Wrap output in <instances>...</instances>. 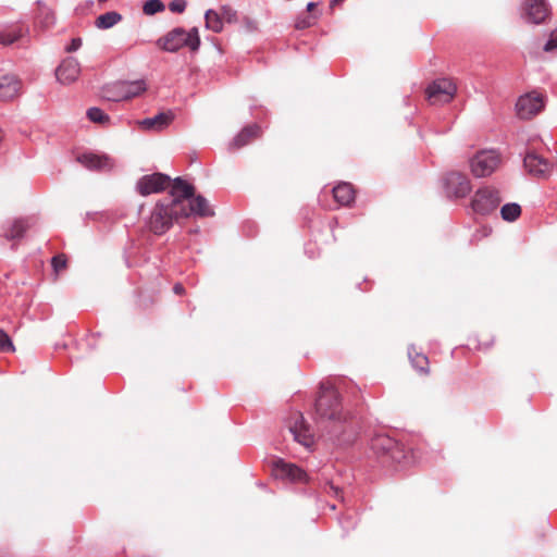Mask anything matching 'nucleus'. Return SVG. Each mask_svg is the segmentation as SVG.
<instances>
[{
    "instance_id": "nucleus-1",
    "label": "nucleus",
    "mask_w": 557,
    "mask_h": 557,
    "mask_svg": "<svg viewBox=\"0 0 557 557\" xmlns=\"http://www.w3.org/2000/svg\"><path fill=\"white\" fill-rule=\"evenodd\" d=\"M314 419L322 432L335 445H350L357 437V422L345 411L342 397L333 386L320 384L319 396L314 403Z\"/></svg>"
},
{
    "instance_id": "nucleus-2",
    "label": "nucleus",
    "mask_w": 557,
    "mask_h": 557,
    "mask_svg": "<svg viewBox=\"0 0 557 557\" xmlns=\"http://www.w3.org/2000/svg\"><path fill=\"white\" fill-rule=\"evenodd\" d=\"M369 446L384 467L403 470L413 461L411 450L385 433L374 434L370 438Z\"/></svg>"
},
{
    "instance_id": "nucleus-3",
    "label": "nucleus",
    "mask_w": 557,
    "mask_h": 557,
    "mask_svg": "<svg viewBox=\"0 0 557 557\" xmlns=\"http://www.w3.org/2000/svg\"><path fill=\"white\" fill-rule=\"evenodd\" d=\"M369 446L384 467L403 470L413 461L411 450L385 433L374 434L370 438Z\"/></svg>"
},
{
    "instance_id": "nucleus-4",
    "label": "nucleus",
    "mask_w": 557,
    "mask_h": 557,
    "mask_svg": "<svg viewBox=\"0 0 557 557\" xmlns=\"http://www.w3.org/2000/svg\"><path fill=\"white\" fill-rule=\"evenodd\" d=\"M201 40L197 27L186 30L183 27H174L164 36L156 40V46L170 53H175L182 48H188L191 52H197L200 48Z\"/></svg>"
},
{
    "instance_id": "nucleus-5",
    "label": "nucleus",
    "mask_w": 557,
    "mask_h": 557,
    "mask_svg": "<svg viewBox=\"0 0 557 557\" xmlns=\"http://www.w3.org/2000/svg\"><path fill=\"white\" fill-rule=\"evenodd\" d=\"M180 219L182 216L178 209L172 208L166 201L160 199L153 206L145 223L150 232L160 236L165 234Z\"/></svg>"
},
{
    "instance_id": "nucleus-6",
    "label": "nucleus",
    "mask_w": 557,
    "mask_h": 557,
    "mask_svg": "<svg viewBox=\"0 0 557 557\" xmlns=\"http://www.w3.org/2000/svg\"><path fill=\"white\" fill-rule=\"evenodd\" d=\"M502 202L499 190L492 186H484L475 190L471 199L472 210L480 215L493 213Z\"/></svg>"
},
{
    "instance_id": "nucleus-7",
    "label": "nucleus",
    "mask_w": 557,
    "mask_h": 557,
    "mask_svg": "<svg viewBox=\"0 0 557 557\" xmlns=\"http://www.w3.org/2000/svg\"><path fill=\"white\" fill-rule=\"evenodd\" d=\"M499 163L500 154L494 149L481 150L470 160L471 171L476 177L490 176Z\"/></svg>"
},
{
    "instance_id": "nucleus-8",
    "label": "nucleus",
    "mask_w": 557,
    "mask_h": 557,
    "mask_svg": "<svg viewBox=\"0 0 557 557\" xmlns=\"http://www.w3.org/2000/svg\"><path fill=\"white\" fill-rule=\"evenodd\" d=\"M442 187L448 199L465 198L471 191V182L460 172H449L442 178Z\"/></svg>"
},
{
    "instance_id": "nucleus-9",
    "label": "nucleus",
    "mask_w": 557,
    "mask_h": 557,
    "mask_svg": "<svg viewBox=\"0 0 557 557\" xmlns=\"http://www.w3.org/2000/svg\"><path fill=\"white\" fill-rule=\"evenodd\" d=\"M170 183V175L156 172L140 176L136 182L135 189L140 196L146 197L165 190Z\"/></svg>"
},
{
    "instance_id": "nucleus-10",
    "label": "nucleus",
    "mask_w": 557,
    "mask_h": 557,
    "mask_svg": "<svg viewBox=\"0 0 557 557\" xmlns=\"http://www.w3.org/2000/svg\"><path fill=\"white\" fill-rule=\"evenodd\" d=\"M272 473L276 479L287 480L293 483H309L310 478L305 470L297 465L277 458L272 463Z\"/></svg>"
},
{
    "instance_id": "nucleus-11",
    "label": "nucleus",
    "mask_w": 557,
    "mask_h": 557,
    "mask_svg": "<svg viewBox=\"0 0 557 557\" xmlns=\"http://www.w3.org/2000/svg\"><path fill=\"white\" fill-rule=\"evenodd\" d=\"M170 184L171 188L169 195L163 200L172 206V208L181 209L185 206V201L194 196L195 186L181 176L174 180L171 178Z\"/></svg>"
},
{
    "instance_id": "nucleus-12",
    "label": "nucleus",
    "mask_w": 557,
    "mask_h": 557,
    "mask_svg": "<svg viewBox=\"0 0 557 557\" xmlns=\"http://www.w3.org/2000/svg\"><path fill=\"white\" fill-rule=\"evenodd\" d=\"M552 14V7L547 0H524L521 17L529 24L540 25Z\"/></svg>"
},
{
    "instance_id": "nucleus-13",
    "label": "nucleus",
    "mask_w": 557,
    "mask_h": 557,
    "mask_svg": "<svg viewBox=\"0 0 557 557\" xmlns=\"http://www.w3.org/2000/svg\"><path fill=\"white\" fill-rule=\"evenodd\" d=\"M187 202L188 206L185 205L178 209L182 219H187L189 216L212 218L215 215V211L209 200L200 194H194Z\"/></svg>"
},
{
    "instance_id": "nucleus-14",
    "label": "nucleus",
    "mask_w": 557,
    "mask_h": 557,
    "mask_svg": "<svg viewBox=\"0 0 557 557\" xmlns=\"http://www.w3.org/2000/svg\"><path fill=\"white\" fill-rule=\"evenodd\" d=\"M544 108V96L541 94H527L520 96L516 103L518 114L522 119L536 115Z\"/></svg>"
},
{
    "instance_id": "nucleus-15",
    "label": "nucleus",
    "mask_w": 557,
    "mask_h": 557,
    "mask_svg": "<svg viewBox=\"0 0 557 557\" xmlns=\"http://www.w3.org/2000/svg\"><path fill=\"white\" fill-rule=\"evenodd\" d=\"M15 42L20 47H26L29 42V27L24 24H16L10 27L0 29V44L3 46H11Z\"/></svg>"
},
{
    "instance_id": "nucleus-16",
    "label": "nucleus",
    "mask_w": 557,
    "mask_h": 557,
    "mask_svg": "<svg viewBox=\"0 0 557 557\" xmlns=\"http://www.w3.org/2000/svg\"><path fill=\"white\" fill-rule=\"evenodd\" d=\"M523 166L530 175L539 178L546 177L552 170L549 161L534 151L527 152Z\"/></svg>"
},
{
    "instance_id": "nucleus-17",
    "label": "nucleus",
    "mask_w": 557,
    "mask_h": 557,
    "mask_svg": "<svg viewBox=\"0 0 557 557\" xmlns=\"http://www.w3.org/2000/svg\"><path fill=\"white\" fill-rule=\"evenodd\" d=\"M456 92V86L448 79H437L426 88L428 99L433 101L449 102Z\"/></svg>"
},
{
    "instance_id": "nucleus-18",
    "label": "nucleus",
    "mask_w": 557,
    "mask_h": 557,
    "mask_svg": "<svg viewBox=\"0 0 557 557\" xmlns=\"http://www.w3.org/2000/svg\"><path fill=\"white\" fill-rule=\"evenodd\" d=\"M29 219L18 218L5 221L0 227V237L7 240H20L29 230Z\"/></svg>"
},
{
    "instance_id": "nucleus-19",
    "label": "nucleus",
    "mask_w": 557,
    "mask_h": 557,
    "mask_svg": "<svg viewBox=\"0 0 557 557\" xmlns=\"http://www.w3.org/2000/svg\"><path fill=\"white\" fill-rule=\"evenodd\" d=\"M81 73V64L73 57L65 58L55 69V77L59 83L69 85L74 83Z\"/></svg>"
},
{
    "instance_id": "nucleus-20",
    "label": "nucleus",
    "mask_w": 557,
    "mask_h": 557,
    "mask_svg": "<svg viewBox=\"0 0 557 557\" xmlns=\"http://www.w3.org/2000/svg\"><path fill=\"white\" fill-rule=\"evenodd\" d=\"M77 161L88 170L104 171L111 170L113 164L111 159L106 154H96L92 152H85L77 157Z\"/></svg>"
},
{
    "instance_id": "nucleus-21",
    "label": "nucleus",
    "mask_w": 557,
    "mask_h": 557,
    "mask_svg": "<svg viewBox=\"0 0 557 557\" xmlns=\"http://www.w3.org/2000/svg\"><path fill=\"white\" fill-rule=\"evenodd\" d=\"M261 134V127L257 123H252L245 126L230 143V149L242 148L246 146L252 138L259 137Z\"/></svg>"
},
{
    "instance_id": "nucleus-22",
    "label": "nucleus",
    "mask_w": 557,
    "mask_h": 557,
    "mask_svg": "<svg viewBox=\"0 0 557 557\" xmlns=\"http://www.w3.org/2000/svg\"><path fill=\"white\" fill-rule=\"evenodd\" d=\"M174 120V114L172 111L160 112L151 117H146L140 121L141 127L145 129H153V131H162L168 127L171 122Z\"/></svg>"
},
{
    "instance_id": "nucleus-23",
    "label": "nucleus",
    "mask_w": 557,
    "mask_h": 557,
    "mask_svg": "<svg viewBox=\"0 0 557 557\" xmlns=\"http://www.w3.org/2000/svg\"><path fill=\"white\" fill-rule=\"evenodd\" d=\"M304 417L299 414V421H296L294 426L289 428L290 433L294 436V440L305 447H310L313 444V437L309 433V430L304 425Z\"/></svg>"
},
{
    "instance_id": "nucleus-24",
    "label": "nucleus",
    "mask_w": 557,
    "mask_h": 557,
    "mask_svg": "<svg viewBox=\"0 0 557 557\" xmlns=\"http://www.w3.org/2000/svg\"><path fill=\"white\" fill-rule=\"evenodd\" d=\"M332 191L334 199L342 206H349L355 200V190L350 183H339Z\"/></svg>"
},
{
    "instance_id": "nucleus-25",
    "label": "nucleus",
    "mask_w": 557,
    "mask_h": 557,
    "mask_svg": "<svg viewBox=\"0 0 557 557\" xmlns=\"http://www.w3.org/2000/svg\"><path fill=\"white\" fill-rule=\"evenodd\" d=\"M20 82L13 74L0 76V98H13L18 90Z\"/></svg>"
},
{
    "instance_id": "nucleus-26",
    "label": "nucleus",
    "mask_w": 557,
    "mask_h": 557,
    "mask_svg": "<svg viewBox=\"0 0 557 557\" xmlns=\"http://www.w3.org/2000/svg\"><path fill=\"white\" fill-rule=\"evenodd\" d=\"M123 20L121 13L116 11H109L103 14H100L96 21L95 26L99 29H109L120 23Z\"/></svg>"
},
{
    "instance_id": "nucleus-27",
    "label": "nucleus",
    "mask_w": 557,
    "mask_h": 557,
    "mask_svg": "<svg viewBox=\"0 0 557 557\" xmlns=\"http://www.w3.org/2000/svg\"><path fill=\"white\" fill-rule=\"evenodd\" d=\"M122 88L126 100L135 98L146 90V83L143 79L127 82L121 81Z\"/></svg>"
},
{
    "instance_id": "nucleus-28",
    "label": "nucleus",
    "mask_w": 557,
    "mask_h": 557,
    "mask_svg": "<svg viewBox=\"0 0 557 557\" xmlns=\"http://www.w3.org/2000/svg\"><path fill=\"white\" fill-rule=\"evenodd\" d=\"M102 97L108 101L120 102L126 100L121 82L108 84L102 88Z\"/></svg>"
},
{
    "instance_id": "nucleus-29",
    "label": "nucleus",
    "mask_w": 557,
    "mask_h": 557,
    "mask_svg": "<svg viewBox=\"0 0 557 557\" xmlns=\"http://www.w3.org/2000/svg\"><path fill=\"white\" fill-rule=\"evenodd\" d=\"M205 25L207 29H210L213 33H221L223 30V21L220 12H216L213 9L207 10L205 13Z\"/></svg>"
},
{
    "instance_id": "nucleus-30",
    "label": "nucleus",
    "mask_w": 557,
    "mask_h": 557,
    "mask_svg": "<svg viewBox=\"0 0 557 557\" xmlns=\"http://www.w3.org/2000/svg\"><path fill=\"white\" fill-rule=\"evenodd\" d=\"M408 357L412 367L420 372H428L429 359L425 355L414 352V346L411 345L408 348Z\"/></svg>"
},
{
    "instance_id": "nucleus-31",
    "label": "nucleus",
    "mask_w": 557,
    "mask_h": 557,
    "mask_svg": "<svg viewBox=\"0 0 557 557\" xmlns=\"http://www.w3.org/2000/svg\"><path fill=\"white\" fill-rule=\"evenodd\" d=\"M521 215V207L517 202H507L500 208V216L506 222H515Z\"/></svg>"
},
{
    "instance_id": "nucleus-32",
    "label": "nucleus",
    "mask_w": 557,
    "mask_h": 557,
    "mask_svg": "<svg viewBox=\"0 0 557 557\" xmlns=\"http://www.w3.org/2000/svg\"><path fill=\"white\" fill-rule=\"evenodd\" d=\"M87 117L97 124H108L110 123V116L100 108L91 107L86 112Z\"/></svg>"
},
{
    "instance_id": "nucleus-33",
    "label": "nucleus",
    "mask_w": 557,
    "mask_h": 557,
    "mask_svg": "<svg viewBox=\"0 0 557 557\" xmlns=\"http://www.w3.org/2000/svg\"><path fill=\"white\" fill-rule=\"evenodd\" d=\"M164 10L165 5L161 0H147L143 5V12L148 16L163 12Z\"/></svg>"
},
{
    "instance_id": "nucleus-34",
    "label": "nucleus",
    "mask_w": 557,
    "mask_h": 557,
    "mask_svg": "<svg viewBox=\"0 0 557 557\" xmlns=\"http://www.w3.org/2000/svg\"><path fill=\"white\" fill-rule=\"evenodd\" d=\"M220 15L222 17V21L228 24H235L238 22L237 11L228 4H223L221 7Z\"/></svg>"
},
{
    "instance_id": "nucleus-35",
    "label": "nucleus",
    "mask_w": 557,
    "mask_h": 557,
    "mask_svg": "<svg viewBox=\"0 0 557 557\" xmlns=\"http://www.w3.org/2000/svg\"><path fill=\"white\" fill-rule=\"evenodd\" d=\"M0 351L1 352H13L15 346L5 331L0 329Z\"/></svg>"
},
{
    "instance_id": "nucleus-36",
    "label": "nucleus",
    "mask_w": 557,
    "mask_h": 557,
    "mask_svg": "<svg viewBox=\"0 0 557 557\" xmlns=\"http://www.w3.org/2000/svg\"><path fill=\"white\" fill-rule=\"evenodd\" d=\"M317 18L315 15H300L295 21V28L299 30L311 27Z\"/></svg>"
},
{
    "instance_id": "nucleus-37",
    "label": "nucleus",
    "mask_w": 557,
    "mask_h": 557,
    "mask_svg": "<svg viewBox=\"0 0 557 557\" xmlns=\"http://www.w3.org/2000/svg\"><path fill=\"white\" fill-rule=\"evenodd\" d=\"M323 491L336 498H341L342 499V494H343V491L341 487L336 486L333 482L331 481H325L323 486H322Z\"/></svg>"
},
{
    "instance_id": "nucleus-38",
    "label": "nucleus",
    "mask_w": 557,
    "mask_h": 557,
    "mask_svg": "<svg viewBox=\"0 0 557 557\" xmlns=\"http://www.w3.org/2000/svg\"><path fill=\"white\" fill-rule=\"evenodd\" d=\"M41 14H44V17L40 21L42 27L49 28L54 25L55 17H54V13L51 10L45 8V10L41 12Z\"/></svg>"
},
{
    "instance_id": "nucleus-39",
    "label": "nucleus",
    "mask_w": 557,
    "mask_h": 557,
    "mask_svg": "<svg viewBox=\"0 0 557 557\" xmlns=\"http://www.w3.org/2000/svg\"><path fill=\"white\" fill-rule=\"evenodd\" d=\"M187 1L186 0H172L169 3V10L173 13L181 14L186 10Z\"/></svg>"
},
{
    "instance_id": "nucleus-40",
    "label": "nucleus",
    "mask_w": 557,
    "mask_h": 557,
    "mask_svg": "<svg viewBox=\"0 0 557 557\" xmlns=\"http://www.w3.org/2000/svg\"><path fill=\"white\" fill-rule=\"evenodd\" d=\"M557 48V27L550 32L548 40L545 42L543 49L550 52Z\"/></svg>"
},
{
    "instance_id": "nucleus-41",
    "label": "nucleus",
    "mask_w": 557,
    "mask_h": 557,
    "mask_svg": "<svg viewBox=\"0 0 557 557\" xmlns=\"http://www.w3.org/2000/svg\"><path fill=\"white\" fill-rule=\"evenodd\" d=\"M51 264L54 271L59 272L66 267V260L62 256H54L51 259Z\"/></svg>"
},
{
    "instance_id": "nucleus-42",
    "label": "nucleus",
    "mask_w": 557,
    "mask_h": 557,
    "mask_svg": "<svg viewBox=\"0 0 557 557\" xmlns=\"http://www.w3.org/2000/svg\"><path fill=\"white\" fill-rule=\"evenodd\" d=\"M83 45V40L81 37H75L71 40V42L66 46L65 50L66 52H75L77 51Z\"/></svg>"
},
{
    "instance_id": "nucleus-43",
    "label": "nucleus",
    "mask_w": 557,
    "mask_h": 557,
    "mask_svg": "<svg viewBox=\"0 0 557 557\" xmlns=\"http://www.w3.org/2000/svg\"><path fill=\"white\" fill-rule=\"evenodd\" d=\"M305 252H306V255H307L309 258H314V257H315L314 251H313V247H312V245H310V244H309V245H306V247H305Z\"/></svg>"
},
{
    "instance_id": "nucleus-44",
    "label": "nucleus",
    "mask_w": 557,
    "mask_h": 557,
    "mask_svg": "<svg viewBox=\"0 0 557 557\" xmlns=\"http://www.w3.org/2000/svg\"><path fill=\"white\" fill-rule=\"evenodd\" d=\"M173 292L176 294V295H181L184 293V286L181 284V283H176L174 286H173Z\"/></svg>"
},
{
    "instance_id": "nucleus-45",
    "label": "nucleus",
    "mask_w": 557,
    "mask_h": 557,
    "mask_svg": "<svg viewBox=\"0 0 557 557\" xmlns=\"http://www.w3.org/2000/svg\"><path fill=\"white\" fill-rule=\"evenodd\" d=\"M339 522L343 525H345V524L352 525L354 524V520L351 517L342 518V519H339Z\"/></svg>"
},
{
    "instance_id": "nucleus-46",
    "label": "nucleus",
    "mask_w": 557,
    "mask_h": 557,
    "mask_svg": "<svg viewBox=\"0 0 557 557\" xmlns=\"http://www.w3.org/2000/svg\"><path fill=\"white\" fill-rule=\"evenodd\" d=\"M317 5H318V3H317V2L310 1V2H308V3H307V5H306V11H307V12H311V11H313V10H314V8H315Z\"/></svg>"
},
{
    "instance_id": "nucleus-47",
    "label": "nucleus",
    "mask_w": 557,
    "mask_h": 557,
    "mask_svg": "<svg viewBox=\"0 0 557 557\" xmlns=\"http://www.w3.org/2000/svg\"><path fill=\"white\" fill-rule=\"evenodd\" d=\"M343 1L344 0H331V7Z\"/></svg>"
},
{
    "instance_id": "nucleus-48",
    "label": "nucleus",
    "mask_w": 557,
    "mask_h": 557,
    "mask_svg": "<svg viewBox=\"0 0 557 557\" xmlns=\"http://www.w3.org/2000/svg\"><path fill=\"white\" fill-rule=\"evenodd\" d=\"M248 27H249V28H251V29H256V26H255V25H253V23H252V22H250V21L248 22Z\"/></svg>"
},
{
    "instance_id": "nucleus-49",
    "label": "nucleus",
    "mask_w": 557,
    "mask_h": 557,
    "mask_svg": "<svg viewBox=\"0 0 557 557\" xmlns=\"http://www.w3.org/2000/svg\"><path fill=\"white\" fill-rule=\"evenodd\" d=\"M87 345H88V347H89L90 349H94V348H95L94 344H91L89 341H88Z\"/></svg>"
},
{
    "instance_id": "nucleus-50",
    "label": "nucleus",
    "mask_w": 557,
    "mask_h": 557,
    "mask_svg": "<svg viewBox=\"0 0 557 557\" xmlns=\"http://www.w3.org/2000/svg\"><path fill=\"white\" fill-rule=\"evenodd\" d=\"M92 214H94V213H91V212H87V213H86V215H87L88 218H91V215H92Z\"/></svg>"
},
{
    "instance_id": "nucleus-51",
    "label": "nucleus",
    "mask_w": 557,
    "mask_h": 557,
    "mask_svg": "<svg viewBox=\"0 0 557 557\" xmlns=\"http://www.w3.org/2000/svg\"><path fill=\"white\" fill-rule=\"evenodd\" d=\"M98 1H99L100 3H102V2H107L108 0H98Z\"/></svg>"
}]
</instances>
